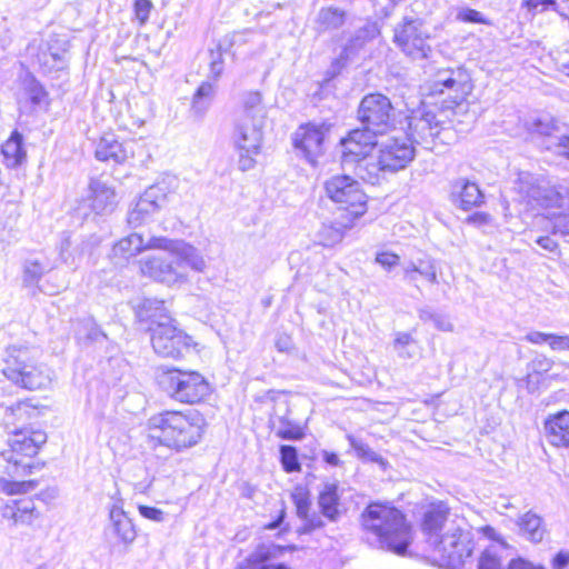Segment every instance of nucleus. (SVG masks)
Wrapping results in <instances>:
<instances>
[{"label": "nucleus", "instance_id": "nucleus-1", "mask_svg": "<svg viewBox=\"0 0 569 569\" xmlns=\"http://www.w3.org/2000/svg\"><path fill=\"white\" fill-rule=\"evenodd\" d=\"M9 416L12 422H21L22 427L14 429L7 440V448L0 455L6 461L8 478H0V492L8 497L26 496L34 491L42 476L37 475L44 467L38 455L47 442V433L38 422L41 416L39 406L28 400L11 406Z\"/></svg>", "mask_w": 569, "mask_h": 569}, {"label": "nucleus", "instance_id": "nucleus-2", "mask_svg": "<svg viewBox=\"0 0 569 569\" xmlns=\"http://www.w3.org/2000/svg\"><path fill=\"white\" fill-rule=\"evenodd\" d=\"M463 518L451 513L442 501L430 503L423 511L421 530L441 558L455 568H465L473 550L470 531Z\"/></svg>", "mask_w": 569, "mask_h": 569}, {"label": "nucleus", "instance_id": "nucleus-3", "mask_svg": "<svg viewBox=\"0 0 569 569\" xmlns=\"http://www.w3.org/2000/svg\"><path fill=\"white\" fill-rule=\"evenodd\" d=\"M208 429L206 416L197 409H163L146 423V436L153 447L183 452L199 445Z\"/></svg>", "mask_w": 569, "mask_h": 569}, {"label": "nucleus", "instance_id": "nucleus-4", "mask_svg": "<svg viewBox=\"0 0 569 569\" xmlns=\"http://www.w3.org/2000/svg\"><path fill=\"white\" fill-rule=\"evenodd\" d=\"M375 149L358 147V176L375 183L379 172H396L405 169L415 159V147L405 133L379 136Z\"/></svg>", "mask_w": 569, "mask_h": 569}, {"label": "nucleus", "instance_id": "nucleus-5", "mask_svg": "<svg viewBox=\"0 0 569 569\" xmlns=\"http://www.w3.org/2000/svg\"><path fill=\"white\" fill-rule=\"evenodd\" d=\"M362 527L373 533L381 548L399 556L407 552L412 530L405 515L389 503L373 502L362 513Z\"/></svg>", "mask_w": 569, "mask_h": 569}, {"label": "nucleus", "instance_id": "nucleus-6", "mask_svg": "<svg viewBox=\"0 0 569 569\" xmlns=\"http://www.w3.org/2000/svg\"><path fill=\"white\" fill-rule=\"evenodd\" d=\"M154 382L170 399L187 406L204 403L213 391L209 379L202 372L177 366L160 367Z\"/></svg>", "mask_w": 569, "mask_h": 569}, {"label": "nucleus", "instance_id": "nucleus-7", "mask_svg": "<svg viewBox=\"0 0 569 569\" xmlns=\"http://www.w3.org/2000/svg\"><path fill=\"white\" fill-rule=\"evenodd\" d=\"M391 103L380 93L365 97L358 107V147L375 149L388 124Z\"/></svg>", "mask_w": 569, "mask_h": 569}, {"label": "nucleus", "instance_id": "nucleus-8", "mask_svg": "<svg viewBox=\"0 0 569 569\" xmlns=\"http://www.w3.org/2000/svg\"><path fill=\"white\" fill-rule=\"evenodd\" d=\"M149 329L153 351L161 358L178 361L196 350L192 337L167 315L163 320L152 321Z\"/></svg>", "mask_w": 569, "mask_h": 569}, {"label": "nucleus", "instance_id": "nucleus-9", "mask_svg": "<svg viewBox=\"0 0 569 569\" xmlns=\"http://www.w3.org/2000/svg\"><path fill=\"white\" fill-rule=\"evenodd\" d=\"M2 372L12 383L27 390H39L50 382L42 366L23 350H17L6 358Z\"/></svg>", "mask_w": 569, "mask_h": 569}, {"label": "nucleus", "instance_id": "nucleus-10", "mask_svg": "<svg viewBox=\"0 0 569 569\" xmlns=\"http://www.w3.org/2000/svg\"><path fill=\"white\" fill-rule=\"evenodd\" d=\"M330 128L327 122H303L292 133L291 144L302 158L316 166L326 153Z\"/></svg>", "mask_w": 569, "mask_h": 569}, {"label": "nucleus", "instance_id": "nucleus-11", "mask_svg": "<svg viewBox=\"0 0 569 569\" xmlns=\"http://www.w3.org/2000/svg\"><path fill=\"white\" fill-rule=\"evenodd\" d=\"M516 189L528 202L545 208L569 210V189L565 186H541L530 173H521L516 181Z\"/></svg>", "mask_w": 569, "mask_h": 569}, {"label": "nucleus", "instance_id": "nucleus-12", "mask_svg": "<svg viewBox=\"0 0 569 569\" xmlns=\"http://www.w3.org/2000/svg\"><path fill=\"white\" fill-rule=\"evenodd\" d=\"M429 36L422 30L418 20H405L395 29L393 41L401 51L415 61L427 60L431 47L427 43Z\"/></svg>", "mask_w": 569, "mask_h": 569}, {"label": "nucleus", "instance_id": "nucleus-13", "mask_svg": "<svg viewBox=\"0 0 569 569\" xmlns=\"http://www.w3.org/2000/svg\"><path fill=\"white\" fill-rule=\"evenodd\" d=\"M36 497H19L2 506L1 516L12 526H32L41 518Z\"/></svg>", "mask_w": 569, "mask_h": 569}, {"label": "nucleus", "instance_id": "nucleus-14", "mask_svg": "<svg viewBox=\"0 0 569 569\" xmlns=\"http://www.w3.org/2000/svg\"><path fill=\"white\" fill-rule=\"evenodd\" d=\"M146 250L167 251L177 258L178 264L184 263L190 264L194 269H200L194 248L182 241L168 239L166 237H151L148 241H144V251ZM199 262L201 263V260H199Z\"/></svg>", "mask_w": 569, "mask_h": 569}, {"label": "nucleus", "instance_id": "nucleus-15", "mask_svg": "<svg viewBox=\"0 0 569 569\" xmlns=\"http://www.w3.org/2000/svg\"><path fill=\"white\" fill-rule=\"evenodd\" d=\"M290 497L296 507L297 516L305 521L297 530L299 536L312 533L325 526L323 521L319 517L309 518L312 501L311 492L307 486H295Z\"/></svg>", "mask_w": 569, "mask_h": 569}, {"label": "nucleus", "instance_id": "nucleus-16", "mask_svg": "<svg viewBox=\"0 0 569 569\" xmlns=\"http://www.w3.org/2000/svg\"><path fill=\"white\" fill-rule=\"evenodd\" d=\"M297 550L298 547L293 543L272 545L269 547L260 546L256 552L241 561L237 566V569H291L284 563L269 566L267 562L274 559L279 555H283L286 552H295Z\"/></svg>", "mask_w": 569, "mask_h": 569}, {"label": "nucleus", "instance_id": "nucleus-17", "mask_svg": "<svg viewBox=\"0 0 569 569\" xmlns=\"http://www.w3.org/2000/svg\"><path fill=\"white\" fill-rule=\"evenodd\" d=\"M408 130L412 144L429 143L440 133V124L432 112L413 113L408 117Z\"/></svg>", "mask_w": 569, "mask_h": 569}, {"label": "nucleus", "instance_id": "nucleus-18", "mask_svg": "<svg viewBox=\"0 0 569 569\" xmlns=\"http://www.w3.org/2000/svg\"><path fill=\"white\" fill-rule=\"evenodd\" d=\"M134 154L133 150L119 141L113 133L102 134L94 149V156L102 162L123 163Z\"/></svg>", "mask_w": 569, "mask_h": 569}, {"label": "nucleus", "instance_id": "nucleus-19", "mask_svg": "<svg viewBox=\"0 0 569 569\" xmlns=\"http://www.w3.org/2000/svg\"><path fill=\"white\" fill-rule=\"evenodd\" d=\"M451 201L462 210H470L483 202V194L477 183L458 178L451 183Z\"/></svg>", "mask_w": 569, "mask_h": 569}, {"label": "nucleus", "instance_id": "nucleus-20", "mask_svg": "<svg viewBox=\"0 0 569 569\" xmlns=\"http://www.w3.org/2000/svg\"><path fill=\"white\" fill-rule=\"evenodd\" d=\"M443 89L453 91L456 99H462L470 90L468 74L461 69L438 70L433 79V90L443 92Z\"/></svg>", "mask_w": 569, "mask_h": 569}, {"label": "nucleus", "instance_id": "nucleus-21", "mask_svg": "<svg viewBox=\"0 0 569 569\" xmlns=\"http://www.w3.org/2000/svg\"><path fill=\"white\" fill-rule=\"evenodd\" d=\"M143 251V236L139 233H130L114 242L111 248L110 258L114 263L129 264Z\"/></svg>", "mask_w": 569, "mask_h": 569}, {"label": "nucleus", "instance_id": "nucleus-22", "mask_svg": "<svg viewBox=\"0 0 569 569\" xmlns=\"http://www.w3.org/2000/svg\"><path fill=\"white\" fill-rule=\"evenodd\" d=\"M0 154L7 169L21 167L27 160L22 133L18 130L11 131L10 136L0 146Z\"/></svg>", "mask_w": 569, "mask_h": 569}, {"label": "nucleus", "instance_id": "nucleus-23", "mask_svg": "<svg viewBox=\"0 0 569 569\" xmlns=\"http://www.w3.org/2000/svg\"><path fill=\"white\" fill-rule=\"evenodd\" d=\"M546 435L553 446H569V411L550 416L545 422Z\"/></svg>", "mask_w": 569, "mask_h": 569}, {"label": "nucleus", "instance_id": "nucleus-24", "mask_svg": "<svg viewBox=\"0 0 569 569\" xmlns=\"http://www.w3.org/2000/svg\"><path fill=\"white\" fill-rule=\"evenodd\" d=\"M139 272L158 282H171L180 279L170 264H163L158 258H149L139 262Z\"/></svg>", "mask_w": 569, "mask_h": 569}, {"label": "nucleus", "instance_id": "nucleus-25", "mask_svg": "<svg viewBox=\"0 0 569 569\" xmlns=\"http://www.w3.org/2000/svg\"><path fill=\"white\" fill-rule=\"evenodd\" d=\"M89 201L91 209L97 213L113 210L117 206L113 188L96 182L90 186Z\"/></svg>", "mask_w": 569, "mask_h": 569}, {"label": "nucleus", "instance_id": "nucleus-26", "mask_svg": "<svg viewBox=\"0 0 569 569\" xmlns=\"http://www.w3.org/2000/svg\"><path fill=\"white\" fill-rule=\"evenodd\" d=\"M329 198L338 203H348L356 193L355 181L348 176L332 177L326 183Z\"/></svg>", "mask_w": 569, "mask_h": 569}, {"label": "nucleus", "instance_id": "nucleus-27", "mask_svg": "<svg viewBox=\"0 0 569 569\" xmlns=\"http://www.w3.org/2000/svg\"><path fill=\"white\" fill-rule=\"evenodd\" d=\"M113 535L123 545L131 543L137 537V530L132 520L121 509L110 511Z\"/></svg>", "mask_w": 569, "mask_h": 569}, {"label": "nucleus", "instance_id": "nucleus-28", "mask_svg": "<svg viewBox=\"0 0 569 569\" xmlns=\"http://www.w3.org/2000/svg\"><path fill=\"white\" fill-rule=\"evenodd\" d=\"M403 280L416 284L417 276L423 277L428 282L438 283L437 267L433 260L420 261L419 264L410 262L403 267Z\"/></svg>", "mask_w": 569, "mask_h": 569}, {"label": "nucleus", "instance_id": "nucleus-29", "mask_svg": "<svg viewBox=\"0 0 569 569\" xmlns=\"http://www.w3.org/2000/svg\"><path fill=\"white\" fill-rule=\"evenodd\" d=\"M274 435L281 440L299 441L307 435V425L295 420L290 415H284L278 419Z\"/></svg>", "mask_w": 569, "mask_h": 569}, {"label": "nucleus", "instance_id": "nucleus-30", "mask_svg": "<svg viewBox=\"0 0 569 569\" xmlns=\"http://www.w3.org/2000/svg\"><path fill=\"white\" fill-rule=\"evenodd\" d=\"M318 500L322 515L329 520H335L339 516V493L336 485L326 486Z\"/></svg>", "mask_w": 569, "mask_h": 569}, {"label": "nucleus", "instance_id": "nucleus-31", "mask_svg": "<svg viewBox=\"0 0 569 569\" xmlns=\"http://www.w3.org/2000/svg\"><path fill=\"white\" fill-rule=\"evenodd\" d=\"M518 525L530 541L540 542L543 539L546 529L541 517L537 513L528 511L519 519Z\"/></svg>", "mask_w": 569, "mask_h": 569}, {"label": "nucleus", "instance_id": "nucleus-32", "mask_svg": "<svg viewBox=\"0 0 569 569\" xmlns=\"http://www.w3.org/2000/svg\"><path fill=\"white\" fill-rule=\"evenodd\" d=\"M233 44L231 39L219 41L213 49L210 50L209 70L213 79H219L223 73L224 56L229 52Z\"/></svg>", "mask_w": 569, "mask_h": 569}, {"label": "nucleus", "instance_id": "nucleus-33", "mask_svg": "<svg viewBox=\"0 0 569 569\" xmlns=\"http://www.w3.org/2000/svg\"><path fill=\"white\" fill-rule=\"evenodd\" d=\"M279 461L286 473H299L302 471V463L298 449L291 445L279 447Z\"/></svg>", "mask_w": 569, "mask_h": 569}, {"label": "nucleus", "instance_id": "nucleus-34", "mask_svg": "<svg viewBox=\"0 0 569 569\" xmlns=\"http://www.w3.org/2000/svg\"><path fill=\"white\" fill-rule=\"evenodd\" d=\"M417 340L411 332L397 331L392 341V349L401 359H411L416 355Z\"/></svg>", "mask_w": 569, "mask_h": 569}, {"label": "nucleus", "instance_id": "nucleus-35", "mask_svg": "<svg viewBox=\"0 0 569 569\" xmlns=\"http://www.w3.org/2000/svg\"><path fill=\"white\" fill-rule=\"evenodd\" d=\"M158 206L148 196L139 198L134 208L131 210L129 220L136 226L142 224L148 216L156 212Z\"/></svg>", "mask_w": 569, "mask_h": 569}, {"label": "nucleus", "instance_id": "nucleus-36", "mask_svg": "<svg viewBox=\"0 0 569 569\" xmlns=\"http://www.w3.org/2000/svg\"><path fill=\"white\" fill-rule=\"evenodd\" d=\"M27 93H28V100L32 106L48 107L50 104L49 93L46 90V88L39 82H33L28 88Z\"/></svg>", "mask_w": 569, "mask_h": 569}, {"label": "nucleus", "instance_id": "nucleus-37", "mask_svg": "<svg viewBox=\"0 0 569 569\" xmlns=\"http://www.w3.org/2000/svg\"><path fill=\"white\" fill-rule=\"evenodd\" d=\"M339 146L341 148V162L349 163L352 160V156L355 154L356 148V130H350L346 137L341 138L339 141Z\"/></svg>", "mask_w": 569, "mask_h": 569}, {"label": "nucleus", "instance_id": "nucleus-38", "mask_svg": "<svg viewBox=\"0 0 569 569\" xmlns=\"http://www.w3.org/2000/svg\"><path fill=\"white\" fill-rule=\"evenodd\" d=\"M478 569H502L501 560L495 548L482 551L478 560Z\"/></svg>", "mask_w": 569, "mask_h": 569}, {"label": "nucleus", "instance_id": "nucleus-39", "mask_svg": "<svg viewBox=\"0 0 569 569\" xmlns=\"http://www.w3.org/2000/svg\"><path fill=\"white\" fill-rule=\"evenodd\" d=\"M152 8L151 0H134L133 16L139 26H144L148 22Z\"/></svg>", "mask_w": 569, "mask_h": 569}, {"label": "nucleus", "instance_id": "nucleus-40", "mask_svg": "<svg viewBox=\"0 0 569 569\" xmlns=\"http://www.w3.org/2000/svg\"><path fill=\"white\" fill-rule=\"evenodd\" d=\"M456 20L460 22L488 24V20L483 14L471 8H459L456 14Z\"/></svg>", "mask_w": 569, "mask_h": 569}, {"label": "nucleus", "instance_id": "nucleus-41", "mask_svg": "<svg viewBox=\"0 0 569 569\" xmlns=\"http://www.w3.org/2000/svg\"><path fill=\"white\" fill-rule=\"evenodd\" d=\"M358 458L363 461L378 463L381 469H385L387 466L386 460L378 452L361 443H358Z\"/></svg>", "mask_w": 569, "mask_h": 569}, {"label": "nucleus", "instance_id": "nucleus-42", "mask_svg": "<svg viewBox=\"0 0 569 569\" xmlns=\"http://www.w3.org/2000/svg\"><path fill=\"white\" fill-rule=\"evenodd\" d=\"M138 511L141 517L154 521V522H161L164 519V513L161 509L147 506V505H139Z\"/></svg>", "mask_w": 569, "mask_h": 569}, {"label": "nucleus", "instance_id": "nucleus-43", "mask_svg": "<svg viewBox=\"0 0 569 569\" xmlns=\"http://www.w3.org/2000/svg\"><path fill=\"white\" fill-rule=\"evenodd\" d=\"M239 148L244 151V152H241L240 157H239L240 169L242 171H244V170L252 168L254 164V159L252 158V154L257 153V147L251 146L249 148H246V147L240 146Z\"/></svg>", "mask_w": 569, "mask_h": 569}, {"label": "nucleus", "instance_id": "nucleus-44", "mask_svg": "<svg viewBox=\"0 0 569 569\" xmlns=\"http://www.w3.org/2000/svg\"><path fill=\"white\" fill-rule=\"evenodd\" d=\"M399 260V256L392 252H380L376 256V262L388 271L398 266Z\"/></svg>", "mask_w": 569, "mask_h": 569}, {"label": "nucleus", "instance_id": "nucleus-45", "mask_svg": "<svg viewBox=\"0 0 569 569\" xmlns=\"http://www.w3.org/2000/svg\"><path fill=\"white\" fill-rule=\"evenodd\" d=\"M536 131L543 136H551L558 129L557 122L551 118L538 119L535 122Z\"/></svg>", "mask_w": 569, "mask_h": 569}, {"label": "nucleus", "instance_id": "nucleus-46", "mask_svg": "<svg viewBox=\"0 0 569 569\" xmlns=\"http://www.w3.org/2000/svg\"><path fill=\"white\" fill-rule=\"evenodd\" d=\"M549 348L552 351H567L569 350V335L553 333Z\"/></svg>", "mask_w": 569, "mask_h": 569}, {"label": "nucleus", "instance_id": "nucleus-47", "mask_svg": "<svg viewBox=\"0 0 569 569\" xmlns=\"http://www.w3.org/2000/svg\"><path fill=\"white\" fill-rule=\"evenodd\" d=\"M552 336H553V333H547V332H541V331H531L525 337V339L528 342L533 343V345H541V343L547 342L550 346Z\"/></svg>", "mask_w": 569, "mask_h": 569}, {"label": "nucleus", "instance_id": "nucleus-48", "mask_svg": "<svg viewBox=\"0 0 569 569\" xmlns=\"http://www.w3.org/2000/svg\"><path fill=\"white\" fill-rule=\"evenodd\" d=\"M286 516H287V507H286V503L282 501L274 519L271 520L270 522L266 523L263 526V529L264 530H274L277 528H280Z\"/></svg>", "mask_w": 569, "mask_h": 569}, {"label": "nucleus", "instance_id": "nucleus-49", "mask_svg": "<svg viewBox=\"0 0 569 569\" xmlns=\"http://www.w3.org/2000/svg\"><path fill=\"white\" fill-rule=\"evenodd\" d=\"M286 516H287V507H286V503L282 501L274 519L271 520L270 522L266 523L263 526V529L264 530H274L277 528H280Z\"/></svg>", "mask_w": 569, "mask_h": 569}, {"label": "nucleus", "instance_id": "nucleus-50", "mask_svg": "<svg viewBox=\"0 0 569 569\" xmlns=\"http://www.w3.org/2000/svg\"><path fill=\"white\" fill-rule=\"evenodd\" d=\"M536 243L538 246H540L543 250L548 251V252H551V253L559 252V244H558V242L555 239H552L551 237H549V236L539 237L536 240Z\"/></svg>", "mask_w": 569, "mask_h": 569}, {"label": "nucleus", "instance_id": "nucleus-51", "mask_svg": "<svg viewBox=\"0 0 569 569\" xmlns=\"http://www.w3.org/2000/svg\"><path fill=\"white\" fill-rule=\"evenodd\" d=\"M432 322H433L435 327L440 331L451 332L453 330V325L451 323L449 318L445 315L437 313L433 317Z\"/></svg>", "mask_w": 569, "mask_h": 569}, {"label": "nucleus", "instance_id": "nucleus-52", "mask_svg": "<svg viewBox=\"0 0 569 569\" xmlns=\"http://www.w3.org/2000/svg\"><path fill=\"white\" fill-rule=\"evenodd\" d=\"M507 569H545L542 566H537L522 558L512 559Z\"/></svg>", "mask_w": 569, "mask_h": 569}, {"label": "nucleus", "instance_id": "nucleus-53", "mask_svg": "<svg viewBox=\"0 0 569 569\" xmlns=\"http://www.w3.org/2000/svg\"><path fill=\"white\" fill-rule=\"evenodd\" d=\"M213 92V86L210 82H202L194 92L193 104H197L203 97H209Z\"/></svg>", "mask_w": 569, "mask_h": 569}, {"label": "nucleus", "instance_id": "nucleus-54", "mask_svg": "<svg viewBox=\"0 0 569 569\" xmlns=\"http://www.w3.org/2000/svg\"><path fill=\"white\" fill-rule=\"evenodd\" d=\"M57 46L49 44L48 50L53 59V61H59L63 58V54L67 51L66 43H59L58 40H54Z\"/></svg>", "mask_w": 569, "mask_h": 569}, {"label": "nucleus", "instance_id": "nucleus-55", "mask_svg": "<svg viewBox=\"0 0 569 569\" xmlns=\"http://www.w3.org/2000/svg\"><path fill=\"white\" fill-rule=\"evenodd\" d=\"M555 151L569 158V136H562L558 139V142L555 144Z\"/></svg>", "mask_w": 569, "mask_h": 569}, {"label": "nucleus", "instance_id": "nucleus-56", "mask_svg": "<svg viewBox=\"0 0 569 569\" xmlns=\"http://www.w3.org/2000/svg\"><path fill=\"white\" fill-rule=\"evenodd\" d=\"M522 6H525L529 10H533L539 6H542L543 9H547L548 7L556 6V2L555 0H523Z\"/></svg>", "mask_w": 569, "mask_h": 569}, {"label": "nucleus", "instance_id": "nucleus-57", "mask_svg": "<svg viewBox=\"0 0 569 569\" xmlns=\"http://www.w3.org/2000/svg\"><path fill=\"white\" fill-rule=\"evenodd\" d=\"M569 563V552L560 551L552 560V569H563Z\"/></svg>", "mask_w": 569, "mask_h": 569}, {"label": "nucleus", "instance_id": "nucleus-58", "mask_svg": "<svg viewBox=\"0 0 569 569\" xmlns=\"http://www.w3.org/2000/svg\"><path fill=\"white\" fill-rule=\"evenodd\" d=\"M535 365L538 368L543 369L545 371H548L551 369L553 362H552V360L548 359L547 357H541V358H538L535 360Z\"/></svg>", "mask_w": 569, "mask_h": 569}, {"label": "nucleus", "instance_id": "nucleus-59", "mask_svg": "<svg viewBox=\"0 0 569 569\" xmlns=\"http://www.w3.org/2000/svg\"><path fill=\"white\" fill-rule=\"evenodd\" d=\"M323 460L331 466H338L340 463L338 455L331 451L323 452Z\"/></svg>", "mask_w": 569, "mask_h": 569}, {"label": "nucleus", "instance_id": "nucleus-60", "mask_svg": "<svg viewBox=\"0 0 569 569\" xmlns=\"http://www.w3.org/2000/svg\"><path fill=\"white\" fill-rule=\"evenodd\" d=\"M437 315V312H433L431 311L430 309H420L419 310V318L420 320L427 322V321H432L433 320V317Z\"/></svg>", "mask_w": 569, "mask_h": 569}, {"label": "nucleus", "instance_id": "nucleus-61", "mask_svg": "<svg viewBox=\"0 0 569 569\" xmlns=\"http://www.w3.org/2000/svg\"><path fill=\"white\" fill-rule=\"evenodd\" d=\"M366 203L362 202L360 200V198L358 197V211H357V214H358V219L360 218V216H362L365 212H366Z\"/></svg>", "mask_w": 569, "mask_h": 569}, {"label": "nucleus", "instance_id": "nucleus-62", "mask_svg": "<svg viewBox=\"0 0 569 569\" xmlns=\"http://www.w3.org/2000/svg\"><path fill=\"white\" fill-rule=\"evenodd\" d=\"M561 71L569 77V61L562 63Z\"/></svg>", "mask_w": 569, "mask_h": 569}, {"label": "nucleus", "instance_id": "nucleus-63", "mask_svg": "<svg viewBox=\"0 0 569 569\" xmlns=\"http://www.w3.org/2000/svg\"><path fill=\"white\" fill-rule=\"evenodd\" d=\"M471 219L472 220L485 221L487 219V216H485V214H475Z\"/></svg>", "mask_w": 569, "mask_h": 569}, {"label": "nucleus", "instance_id": "nucleus-64", "mask_svg": "<svg viewBox=\"0 0 569 569\" xmlns=\"http://www.w3.org/2000/svg\"><path fill=\"white\" fill-rule=\"evenodd\" d=\"M377 28L375 26L371 27V36L373 37L377 33Z\"/></svg>", "mask_w": 569, "mask_h": 569}]
</instances>
